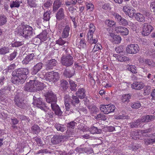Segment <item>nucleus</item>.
<instances>
[{"label":"nucleus","instance_id":"4c0bfd02","mask_svg":"<svg viewBox=\"0 0 155 155\" xmlns=\"http://www.w3.org/2000/svg\"><path fill=\"white\" fill-rule=\"evenodd\" d=\"M90 130L91 133L92 134H100L102 132L100 128L94 126L91 127Z\"/></svg>","mask_w":155,"mask_h":155},{"label":"nucleus","instance_id":"a211bd4d","mask_svg":"<svg viewBox=\"0 0 155 155\" xmlns=\"http://www.w3.org/2000/svg\"><path fill=\"white\" fill-rule=\"evenodd\" d=\"M34 81L30 80L27 83L24 88V90L29 92H34Z\"/></svg>","mask_w":155,"mask_h":155},{"label":"nucleus","instance_id":"de8ad7c7","mask_svg":"<svg viewBox=\"0 0 155 155\" xmlns=\"http://www.w3.org/2000/svg\"><path fill=\"white\" fill-rule=\"evenodd\" d=\"M69 83L70 89L72 91H76L77 89V85L72 81H70Z\"/></svg>","mask_w":155,"mask_h":155},{"label":"nucleus","instance_id":"bf43d9fd","mask_svg":"<svg viewBox=\"0 0 155 155\" xmlns=\"http://www.w3.org/2000/svg\"><path fill=\"white\" fill-rule=\"evenodd\" d=\"M23 44V42L22 41H15L14 43H12V46L13 47H18L21 46Z\"/></svg>","mask_w":155,"mask_h":155},{"label":"nucleus","instance_id":"9d476101","mask_svg":"<svg viewBox=\"0 0 155 155\" xmlns=\"http://www.w3.org/2000/svg\"><path fill=\"white\" fill-rule=\"evenodd\" d=\"M154 29L153 27L150 25L144 23L142 28V34L144 36L149 35Z\"/></svg>","mask_w":155,"mask_h":155},{"label":"nucleus","instance_id":"20e7f679","mask_svg":"<svg viewBox=\"0 0 155 155\" xmlns=\"http://www.w3.org/2000/svg\"><path fill=\"white\" fill-rule=\"evenodd\" d=\"M33 30L32 27L26 25H25L21 32L20 34L23 37L28 39L31 38L32 35Z\"/></svg>","mask_w":155,"mask_h":155},{"label":"nucleus","instance_id":"6e6552de","mask_svg":"<svg viewBox=\"0 0 155 155\" xmlns=\"http://www.w3.org/2000/svg\"><path fill=\"white\" fill-rule=\"evenodd\" d=\"M15 104L18 107L23 109H25L27 107L26 101L25 100L16 95L14 99Z\"/></svg>","mask_w":155,"mask_h":155},{"label":"nucleus","instance_id":"4468645a","mask_svg":"<svg viewBox=\"0 0 155 155\" xmlns=\"http://www.w3.org/2000/svg\"><path fill=\"white\" fill-rule=\"evenodd\" d=\"M43 63L39 62L35 65L31 69V74L32 75L36 74L38 72L40 71L42 68Z\"/></svg>","mask_w":155,"mask_h":155},{"label":"nucleus","instance_id":"a19ab883","mask_svg":"<svg viewBox=\"0 0 155 155\" xmlns=\"http://www.w3.org/2000/svg\"><path fill=\"white\" fill-rule=\"evenodd\" d=\"M7 21V17L4 15L0 16V25H3L5 24Z\"/></svg>","mask_w":155,"mask_h":155},{"label":"nucleus","instance_id":"774afa93","mask_svg":"<svg viewBox=\"0 0 155 155\" xmlns=\"http://www.w3.org/2000/svg\"><path fill=\"white\" fill-rule=\"evenodd\" d=\"M153 130V128L152 127L150 128L147 129L141 130L140 131V133L142 134L148 133L151 132Z\"/></svg>","mask_w":155,"mask_h":155},{"label":"nucleus","instance_id":"13d9d810","mask_svg":"<svg viewBox=\"0 0 155 155\" xmlns=\"http://www.w3.org/2000/svg\"><path fill=\"white\" fill-rule=\"evenodd\" d=\"M118 23L120 25H122L124 26H125L127 25L128 22L124 18L122 17L121 18L119 21Z\"/></svg>","mask_w":155,"mask_h":155},{"label":"nucleus","instance_id":"393cba45","mask_svg":"<svg viewBox=\"0 0 155 155\" xmlns=\"http://www.w3.org/2000/svg\"><path fill=\"white\" fill-rule=\"evenodd\" d=\"M85 91L84 89L81 88L78 89L76 93L77 96L80 99H83L85 97Z\"/></svg>","mask_w":155,"mask_h":155},{"label":"nucleus","instance_id":"72a5a7b5","mask_svg":"<svg viewBox=\"0 0 155 155\" xmlns=\"http://www.w3.org/2000/svg\"><path fill=\"white\" fill-rule=\"evenodd\" d=\"M81 147H81L79 148V151L84 152L87 154L91 153L93 152L92 148L89 147Z\"/></svg>","mask_w":155,"mask_h":155},{"label":"nucleus","instance_id":"603ef678","mask_svg":"<svg viewBox=\"0 0 155 155\" xmlns=\"http://www.w3.org/2000/svg\"><path fill=\"white\" fill-rule=\"evenodd\" d=\"M56 44L60 45H62L65 44L67 45H68V42H67L66 41L64 40L62 38H60L58 40L56 41Z\"/></svg>","mask_w":155,"mask_h":155},{"label":"nucleus","instance_id":"473e14b6","mask_svg":"<svg viewBox=\"0 0 155 155\" xmlns=\"http://www.w3.org/2000/svg\"><path fill=\"white\" fill-rule=\"evenodd\" d=\"M77 124L74 121H72L67 124V126L68 127V131L73 132L74 131V129L76 124Z\"/></svg>","mask_w":155,"mask_h":155},{"label":"nucleus","instance_id":"ddd939ff","mask_svg":"<svg viewBox=\"0 0 155 155\" xmlns=\"http://www.w3.org/2000/svg\"><path fill=\"white\" fill-rule=\"evenodd\" d=\"M57 64V61L55 59H52L48 60L45 65L46 70L48 71L52 69L54 66L56 65Z\"/></svg>","mask_w":155,"mask_h":155},{"label":"nucleus","instance_id":"052dcab7","mask_svg":"<svg viewBox=\"0 0 155 155\" xmlns=\"http://www.w3.org/2000/svg\"><path fill=\"white\" fill-rule=\"evenodd\" d=\"M68 10L69 12L72 14V15H75V13L77 12L76 8L74 7L70 6L68 8Z\"/></svg>","mask_w":155,"mask_h":155},{"label":"nucleus","instance_id":"b1692460","mask_svg":"<svg viewBox=\"0 0 155 155\" xmlns=\"http://www.w3.org/2000/svg\"><path fill=\"white\" fill-rule=\"evenodd\" d=\"M117 31V33H120L122 35H127L129 32L128 29L127 28L123 27H118Z\"/></svg>","mask_w":155,"mask_h":155},{"label":"nucleus","instance_id":"7c9ffc66","mask_svg":"<svg viewBox=\"0 0 155 155\" xmlns=\"http://www.w3.org/2000/svg\"><path fill=\"white\" fill-rule=\"evenodd\" d=\"M134 17L136 20L139 22H143L145 21V17L142 14L140 13H136Z\"/></svg>","mask_w":155,"mask_h":155},{"label":"nucleus","instance_id":"6e6d98bb","mask_svg":"<svg viewBox=\"0 0 155 155\" xmlns=\"http://www.w3.org/2000/svg\"><path fill=\"white\" fill-rule=\"evenodd\" d=\"M105 23L108 26L112 27L115 24V22L111 20H106Z\"/></svg>","mask_w":155,"mask_h":155},{"label":"nucleus","instance_id":"c03bdc74","mask_svg":"<svg viewBox=\"0 0 155 155\" xmlns=\"http://www.w3.org/2000/svg\"><path fill=\"white\" fill-rule=\"evenodd\" d=\"M60 86L64 90H65L68 87V82L65 80H62L61 81Z\"/></svg>","mask_w":155,"mask_h":155},{"label":"nucleus","instance_id":"dca6fc26","mask_svg":"<svg viewBox=\"0 0 155 155\" xmlns=\"http://www.w3.org/2000/svg\"><path fill=\"white\" fill-rule=\"evenodd\" d=\"M94 32V30H89L87 35V38H88L87 41L90 44H96L97 42V39H94L93 37V35Z\"/></svg>","mask_w":155,"mask_h":155},{"label":"nucleus","instance_id":"cd10ccee","mask_svg":"<svg viewBox=\"0 0 155 155\" xmlns=\"http://www.w3.org/2000/svg\"><path fill=\"white\" fill-rule=\"evenodd\" d=\"M75 74V70L74 69H65L63 73L64 75L68 78H70L74 75Z\"/></svg>","mask_w":155,"mask_h":155},{"label":"nucleus","instance_id":"2eb2a0df","mask_svg":"<svg viewBox=\"0 0 155 155\" xmlns=\"http://www.w3.org/2000/svg\"><path fill=\"white\" fill-rule=\"evenodd\" d=\"M34 81V91H39L44 89L45 85L43 83L37 80Z\"/></svg>","mask_w":155,"mask_h":155},{"label":"nucleus","instance_id":"0e129e2a","mask_svg":"<svg viewBox=\"0 0 155 155\" xmlns=\"http://www.w3.org/2000/svg\"><path fill=\"white\" fill-rule=\"evenodd\" d=\"M113 15L114 17L115 20L117 22H118L120 20V19L122 18L121 16L117 13H114L113 14Z\"/></svg>","mask_w":155,"mask_h":155},{"label":"nucleus","instance_id":"37998d69","mask_svg":"<svg viewBox=\"0 0 155 155\" xmlns=\"http://www.w3.org/2000/svg\"><path fill=\"white\" fill-rule=\"evenodd\" d=\"M127 69L133 73L135 74L137 73V68L135 65H127Z\"/></svg>","mask_w":155,"mask_h":155},{"label":"nucleus","instance_id":"9b49d317","mask_svg":"<svg viewBox=\"0 0 155 155\" xmlns=\"http://www.w3.org/2000/svg\"><path fill=\"white\" fill-rule=\"evenodd\" d=\"M47 102L51 103H56L57 98L56 95L54 94L51 91H48L45 94Z\"/></svg>","mask_w":155,"mask_h":155},{"label":"nucleus","instance_id":"39448f33","mask_svg":"<svg viewBox=\"0 0 155 155\" xmlns=\"http://www.w3.org/2000/svg\"><path fill=\"white\" fill-rule=\"evenodd\" d=\"M61 61L62 64L67 67L71 66L74 62L73 58L72 56H62Z\"/></svg>","mask_w":155,"mask_h":155},{"label":"nucleus","instance_id":"f8f14e48","mask_svg":"<svg viewBox=\"0 0 155 155\" xmlns=\"http://www.w3.org/2000/svg\"><path fill=\"white\" fill-rule=\"evenodd\" d=\"M64 138V136L60 135H55L51 138V141L53 144H57L60 143L63 141Z\"/></svg>","mask_w":155,"mask_h":155},{"label":"nucleus","instance_id":"f257e3e1","mask_svg":"<svg viewBox=\"0 0 155 155\" xmlns=\"http://www.w3.org/2000/svg\"><path fill=\"white\" fill-rule=\"evenodd\" d=\"M29 73L28 69L23 68L16 69L12 73V76L11 81L14 84H22L27 78V75Z\"/></svg>","mask_w":155,"mask_h":155},{"label":"nucleus","instance_id":"7ed1b4c3","mask_svg":"<svg viewBox=\"0 0 155 155\" xmlns=\"http://www.w3.org/2000/svg\"><path fill=\"white\" fill-rule=\"evenodd\" d=\"M46 79L49 82H56L59 79V73L58 72L52 71L47 73L45 74Z\"/></svg>","mask_w":155,"mask_h":155},{"label":"nucleus","instance_id":"aec40b11","mask_svg":"<svg viewBox=\"0 0 155 155\" xmlns=\"http://www.w3.org/2000/svg\"><path fill=\"white\" fill-rule=\"evenodd\" d=\"M110 36L111 37L110 40L112 42L116 44L120 43L121 40L120 37L117 35H114L113 33L110 34Z\"/></svg>","mask_w":155,"mask_h":155},{"label":"nucleus","instance_id":"1a4fd4ad","mask_svg":"<svg viewBox=\"0 0 155 155\" xmlns=\"http://www.w3.org/2000/svg\"><path fill=\"white\" fill-rule=\"evenodd\" d=\"M33 99L34 101L33 103L34 106H36L45 112L46 111V109L45 104L42 102L41 98H37L34 96H33Z\"/></svg>","mask_w":155,"mask_h":155},{"label":"nucleus","instance_id":"680f3d73","mask_svg":"<svg viewBox=\"0 0 155 155\" xmlns=\"http://www.w3.org/2000/svg\"><path fill=\"white\" fill-rule=\"evenodd\" d=\"M20 6V4L18 2L13 1L12 3L10 4V6L12 8L14 7L18 8Z\"/></svg>","mask_w":155,"mask_h":155},{"label":"nucleus","instance_id":"2f4dec72","mask_svg":"<svg viewBox=\"0 0 155 155\" xmlns=\"http://www.w3.org/2000/svg\"><path fill=\"white\" fill-rule=\"evenodd\" d=\"M11 127L13 129H18L19 127H17L16 125L18 124L19 122L18 119L15 117H12L11 119Z\"/></svg>","mask_w":155,"mask_h":155},{"label":"nucleus","instance_id":"58836bf2","mask_svg":"<svg viewBox=\"0 0 155 155\" xmlns=\"http://www.w3.org/2000/svg\"><path fill=\"white\" fill-rule=\"evenodd\" d=\"M54 127L58 131L63 132L66 130V127L63 124L56 123L55 124Z\"/></svg>","mask_w":155,"mask_h":155},{"label":"nucleus","instance_id":"6ab92c4d","mask_svg":"<svg viewBox=\"0 0 155 155\" xmlns=\"http://www.w3.org/2000/svg\"><path fill=\"white\" fill-rule=\"evenodd\" d=\"M155 118V116L154 115H147L142 116L140 119L142 123H144L152 121Z\"/></svg>","mask_w":155,"mask_h":155},{"label":"nucleus","instance_id":"e2e57ef3","mask_svg":"<svg viewBox=\"0 0 155 155\" xmlns=\"http://www.w3.org/2000/svg\"><path fill=\"white\" fill-rule=\"evenodd\" d=\"M123 47V46L120 45L115 48V50L117 53H120L121 52H122L124 50Z\"/></svg>","mask_w":155,"mask_h":155},{"label":"nucleus","instance_id":"4be33fe9","mask_svg":"<svg viewBox=\"0 0 155 155\" xmlns=\"http://www.w3.org/2000/svg\"><path fill=\"white\" fill-rule=\"evenodd\" d=\"M61 0H54L53 5L52 11L54 12H56L62 4Z\"/></svg>","mask_w":155,"mask_h":155},{"label":"nucleus","instance_id":"f704fd0d","mask_svg":"<svg viewBox=\"0 0 155 155\" xmlns=\"http://www.w3.org/2000/svg\"><path fill=\"white\" fill-rule=\"evenodd\" d=\"M145 64H147L150 68L155 67V62L152 60L146 59L144 61Z\"/></svg>","mask_w":155,"mask_h":155},{"label":"nucleus","instance_id":"09e8293b","mask_svg":"<svg viewBox=\"0 0 155 155\" xmlns=\"http://www.w3.org/2000/svg\"><path fill=\"white\" fill-rule=\"evenodd\" d=\"M27 4L31 8H35L37 6L36 0H27Z\"/></svg>","mask_w":155,"mask_h":155},{"label":"nucleus","instance_id":"4d7b16f0","mask_svg":"<svg viewBox=\"0 0 155 155\" xmlns=\"http://www.w3.org/2000/svg\"><path fill=\"white\" fill-rule=\"evenodd\" d=\"M50 12L49 11H47L46 12L44 13L43 15L44 20L46 21H49L50 19Z\"/></svg>","mask_w":155,"mask_h":155},{"label":"nucleus","instance_id":"c756f323","mask_svg":"<svg viewBox=\"0 0 155 155\" xmlns=\"http://www.w3.org/2000/svg\"><path fill=\"white\" fill-rule=\"evenodd\" d=\"M132 96L131 94H123L121 98L122 102L123 103H127L130 101V99L131 98Z\"/></svg>","mask_w":155,"mask_h":155},{"label":"nucleus","instance_id":"49530a36","mask_svg":"<svg viewBox=\"0 0 155 155\" xmlns=\"http://www.w3.org/2000/svg\"><path fill=\"white\" fill-rule=\"evenodd\" d=\"M9 49L8 47H4L0 48V54L5 55L9 51Z\"/></svg>","mask_w":155,"mask_h":155},{"label":"nucleus","instance_id":"e433bc0d","mask_svg":"<svg viewBox=\"0 0 155 155\" xmlns=\"http://www.w3.org/2000/svg\"><path fill=\"white\" fill-rule=\"evenodd\" d=\"M11 88L10 87L8 86L4 87L3 89L0 90V96H2L3 95L6 94H8L9 92L11 91Z\"/></svg>","mask_w":155,"mask_h":155},{"label":"nucleus","instance_id":"5701e85b","mask_svg":"<svg viewBox=\"0 0 155 155\" xmlns=\"http://www.w3.org/2000/svg\"><path fill=\"white\" fill-rule=\"evenodd\" d=\"M70 31V28L68 25H66L63 28L62 33V38H67L69 35Z\"/></svg>","mask_w":155,"mask_h":155},{"label":"nucleus","instance_id":"69168bd1","mask_svg":"<svg viewBox=\"0 0 155 155\" xmlns=\"http://www.w3.org/2000/svg\"><path fill=\"white\" fill-rule=\"evenodd\" d=\"M140 71L143 76L144 77H146L147 76V74L148 72V70L147 68L140 69Z\"/></svg>","mask_w":155,"mask_h":155},{"label":"nucleus","instance_id":"79ce46f5","mask_svg":"<svg viewBox=\"0 0 155 155\" xmlns=\"http://www.w3.org/2000/svg\"><path fill=\"white\" fill-rule=\"evenodd\" d=\"M136 11L134 9V8L130 7V9L128 11L127 15L130 18H133L135 16V14Z\"/></svg>","mask_w":155,"mask_h":155},{"label":"nucleus","instance_id":"c85d7f7f","mask_svg":"<svg viewBox=\"0 0 155 155\" xmlns=\"http://www.w3.org/2000/svg\"><path fill=\"white\" fill-rule=\"evenodd\" d=\"M142 123L140 118L138 119L134 122L130 123V127L131 128H138L140 127V124Z\"/></svg>","mask_w":155,"mask_h":155},{"label":"nucleus","instance_id":"412c9836","mask_svg":"<svg viewBox=\"0 0 155 155\" xmlns=\"http://www.w3.org/2000/svg\"><path fill=\"white\" fill-rule=\"evenodd\" d=\"M56 18L58 20L60 21L63 19L65 17L64 10L62 8H60L56 14Z\"/></svg>","mask_w":155,"mask_h":155},{"label":"nucleus","instance_id":"423d86ee","mask_svg":"<svg viewBox=\"0 0 155 155\" xmlns=\"http://www.w3.org/2000/svg\"><path fill=\"white\" fill-rule=\"evenodd\" d=\"M139 50V47L137 44H131L126 47V51L127 54H134L138 53Z\"/></svg>","mask_w":155,"mask_h":155},{"label":"nucleus","instance_id":"ea45409f","mask_svg":"<svg viewBox=\"0 0 155 155\" xmlns=\"http://www.w3.org/2000/svg\"><path fill=\"white\" fill-rule=\"evenodd\" d=\"M130 106L133 109H137L140 108L141 105L140 102L137 101L131 103Z\"/></svg>","mask_w":155,"mask_h":155},{"label":"nucleus","instance_id":"a18cd8bd","mask_svg":"<svg viewBox=\"0 0 155 155\" xmlns=\"http://www.w3.org/2000/svg\"><path fill=\"white\" fill-rule=\"evenodd\" d=\"M31 129L33 133L35 134H38L40 131V127L36 124L33 125L31 127Z\"/></svg>","mask_w":155,"mask_h":155},{"label":"nucleus","instance_id":"f3484780","mask_svg":"<svg viewBox=\"0 0 155 155\" xmlns=\"http://www.w3.org/2000/svg\"><path fill=\"white\" fill-rule=\"evenodd\" d=\"M51 106L52 109L56 115L60 116L62 115L63 113L56 103H51Z\"/></svg>","mask_w":155,"mask_h":155},{"label":"nucleus","instance_id":"0eeeda50","mask_svg":"<svg viewBox=\"0 0 155 155\" xmlns=\"http://www.w3.org/2000/svg\"><path fill=\"white\" fill-rule=\"evenodd\" d=\"M100 109L104 114H107L110 113L114 112L115 109V107L114 105L110 104L102 105H101Z\"/></svg>","mask_w":155,"mask_h":155},{"label":"nucleus","instance_id":"8fccbe9b","mask_svg":"<svg viewBox=\"0 0 155 155\" xmlns=\"http://www.w3.org/2000/svg\"><path fill=\"white\" fill-rule=\"evenodd\" d=\"M117 59L121 62H123L128 61L129 60V58L125 56H120V55L117 56Z\"/></svg>","mask_w":155,"mask_h":155},{"label":"nucleus","instance_id":"a878e982","mask_svg":"<svg viewBox=\"0 0 155 155\" xmlns=\"http://www.w3.org/2000/svg\"><path fill=\"white\" fill-rule=\"evenodd\" d=\"M34 56L35 55L34 53H31L28 54L25 57L22 61V64H28L29 62L33 59Z\"/></svg>","mask_w":155,"mask_h":155},{"label":"nucleus","instance_id":"bb28decb","mask_svg":"<svg viewBox=\"0 0 155 155\" xmlns=\"http://www.w3.org/2000/svg\"><path fill=\"white\" fill-rule=\"evenodd\" d=\"M143 86V84L140 82H135L131 84V87L133 89L137 90L142 89Z\"/></svg>","mask_w":155,"mask_h":155},{"label":"nucleus","instance_id":"864d4df0","mask_svg":"<svg viewBox=\"0 0 155 155\" xmlns=\"http://www.w3.org/2000/svg\"><path fill=\"white\" fill-rule=\"evenodd\" d=\"M95 118L96 120H106V116L102 114H99L95 116Z\"/></svg>","mask_w":155,"mask_h":155},{"label":"nucleus","instance_id":"5fc2aeb1","mask_svg":"<svg viewBox=\"0 0 155 155\" xmlns=\"http://www.w3.org/2000/svg\"><path fill=\"white\" fill-rule=\"evenodd\" d=\"M78 97L77 96H75L72 95L71 97V100L73 102L74 104V106L75 107V104H78L80 103V101L79 100Z\"/></svg>","mask_w":155,"mask_h":155},{"label":"nucleus","instance_id":"f03ea898","mask_svg":"<svg viewBox=\"0 0 155 155\" xmlns=\"http://www.w3.org/2000/svg\"><path fill=\"white\" fill-rule=\"evenodd\" d=\"M64 105L66 113L71 114L74 113V111L71 109V105L74 106V104L69 94H66L64 97Z\"/></svg>","mask_w":155,"mask_h":155},{"label":"nucleus","instance_id":"c9c22d12","mask_svg":"<svg viewBox=\"0 0 155 155\" xmlns=\"http://www.w3.org/2000/svg\"><path fill=\"white\" fill-rule=\"evenodd\" d=\"M47 33L46 31H42L40 34L37 35L38 37L41 40V42L45 41L47 38Z\"/></svg>","mask_w":155,"mask_h":155},{"label":"nucleus","instance_id":"338daca9","mask_svg":"<svg viewBox=\"0 0 155 155\" xmlns=\"http://www.w3.org/2000/svg\"><path fill=\"white\" fill-rule=\"evenodd\" d=\"M102 8L105 10L107 11H109L111 9L110 4L108 3H106L103 5Z\"/></svg>","mask_w":155,"mask_h":155},{"label":"nucleus","instance_id":"3c124183","mask_svg":"<svg viewBox=\"0 0 155 155\" xmlns=\"http://www.w3.org/2000/svg\"><path fill=\"white\" fill-rule=\"evenodd\" d=\"M17 54V51L15 50L13 52L10 54L8 58V60L10 61L13 60L16 56Z\"/></svg>","mask_w":155,"mask_h":155}]
</instances>
